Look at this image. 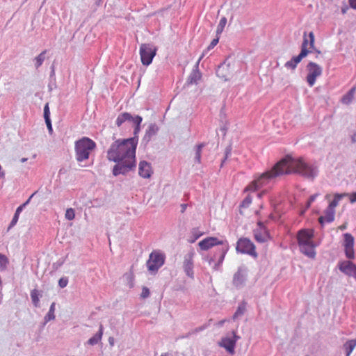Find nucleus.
Segmentation results:
<instances>
[{
    "label": "nucleus",
    "mask_w": 356,
    "mask_h": 356,
    "mask_svg": "<svg viewBox=\"0 0 356 356\" xmlns=\"http://www.w3.org/2000/svg\"><path fill=\"white\" fill-rule=\"evenodd\" d=\"M291 173H298L307 177H314L317 175V169L305 163L302 158L293 159L286 156L278 161L270 170L254 177L245 188V191L254 192L268 185L276 177Z\"/></svg>",
    "instance_id": "1"
},
{
    "label": "nucleus",
    "mask_w": 356,
    "mask_h": 356,
    "mask_svg": "<svg viewBox=\"0 0 356 356\" xmlns=\"http://www.w3.org/2000/svg\"><path fill=\"white\" fill-rule=\"evenodd\" d=\"M138 145L136 136L118 139L113 142L106 152L108 161L116 163L113 174L118 176L126 174L136 167V151Z\"/></svg>",
    "instance_id": "2"
},
{
    "label": "nucleus",
    "mask_w": 356,
    "mask_h": 356,
    "mask_svg": "<svg viewBox=\"0 0 356 356\" xmlns=\"http://www.w3.org/2000/svg\"><path fill=\"white\" fill-rule=\"evenodd\" d=\"M314 232L312 229H302L298 231L297 240L300 251L309 258L316 256L315 248L316 245L313 241Z\"/></svg>",
    "instance_id": "3"
},
{
    "label": "nucleus",
    "mask_w": 356,
    "mask_h": 356,
    "mask_svg": "<svg viewBox=\"0 0 356 356\" xmlns=\"http://www.w3.org/2000/svg\"><path fill=\"white\" fill-rule=\"evenodd\" d=\"M96 143L88 137H83L75 142L76 159L79 162L88 160L90 154L95 149Z\"/></svg>",
    "instance_id": "4"
},
{
    "label": "nucleus",
    "mask_w": 356,
    "mask_h": 356,
    "mask_svg": "<svg viewBox=\"0 0 356 356\" xmlns=\"http://www.w3.org/2000/svg\"><path fill=\"white\" fill-rule=\"evenodd\" d=\"M306 81L310 87H312L316 83L317 78L322 75L323 68L314 62H309L306 66Z\"/></svg>",
    "instance_id": "5"
},
{
    "label": "nucleus",
    "mask_w": 356,
    "mask_h": 356,
    "mask_svg": "<svg viewBox=\"0 0 356 356\" xmlns=\"http://www.w3.org/2000/svg\"><path fill=\"white\" fill-rule=\"evenodd\" d=\"M157 48L149 44H142L140 47V56L143 65H149L156 56Z\"/></svg>",
    "instance_id": "6"
},
{
    "label": "nucleus",
    "mask_w": 356,
    "mask_h": 356,
    "mask_svg": "<svg viewBox=\"0 0 356 356\" xmlns=\"http://www.w3.org/2000/svg\"><path fill=\"white\" fill-rule=\"evenodd\" d=\"M165 261V255L158 252H153L150 254L147 266L149 271L155 273L161 267Z\"/></svg>",
    "instance_id": "7"
},
{
    "label": "nucleus",
    "mask_w": 356,
    "mask_h": 356,
    "mask_svg": "<svg viewBox=\"0 0 356 356\" xmlns=\"http://www.w3.org/2000/svg\"><path fill=\"white\" fill-rule=\"evenodd\" d=\"M142 120V118L139 115L134 118L130 113L124 112L118 115L115 122L118 127H120L126 121H132L136 124L134 134L136 135L140 131V124Z\"/></svg>",
    "instance_id": "8"
},
{
    "label": "nucleus",
    "mask_w": 356,
    "mask_h": 356,
    "mask_svg": "<svg viewBox=\"0 0 356 356\" xmlns=\"http://www.w3.org/2000/svg\"><path fill=\"white\" fill-rule=\"evenodd\" d=\"M236 250L241 253L257 257L254 245L250 239L247 238H241L238 241L236 245Z\"/></svg>",
    "instance_id": "9"
},
{
    "label": "nucleus",
    "mask_w": 356,
    "mask_h": 356,
    "mask_svg": "<svg viewBox=\"0 0 356 356\" xmlns=\"http://www.w3.org/2000/svg\"><path fill=\"white\" fill-rule=\"evenodd\" d=\"M343 246L346 257L348 259H353L355 258V238L350 233H346L343 235Z\"/></svg>",
    "instance_id": "10"
},
{
    "label": "nucleus",
    "mask_w": 356,
    "mask_h": 356,
    "mask_svg": "<svg viewBox=\"0 0 356 356\" xmlns=\"http://www.w3.org/2000/svg\"><path fill=\"white\" fill-rule=\"evenodd\" d=\"M309 39L307 38L306 33H304L303 41L301 46L300 53H303V56L305 57L314 49L315 37L313 32L309 33Z\"/></svg>",
    "instance_id": "11"
},
{
    "label": "nucleus",
    "mask_w": 356,
    "mask_h": 356,
    "mask_svg": "<svg viewBox=\"0 0 356 356\" xmlns=\"http://www.w3.org/2000/svg\"><path fill=\"white\" fill-rule=\"evenodd\" d=\"M254 238L259 243L266 242L270 238V235L264 224L261 222L257 223V227L254 230Z\"/></svg>",
    "instance_id": "12"
},
{
    "label": "nucleus",
    "mask_w": 356,
    "mask_h": 356,
    "mask_svg": "<svg viewBox=\"0 0 356 356\" xmlns=\"http://www.w3.org/2000/svg\"><path fill=\"white\" fill-rule=\"evenodd\" d=\"M233 334V338L224 337L218 343L220 347L225 348L226 350L232 355L234 353L236 343L239 338V337H238L234 332Z\"/></svg>",
    "instance_id": "13"
},
{
    "label": "nucleus",
    "mask_w": 356,
    "mask_h": 356,
    "mask_svg": "<svg viewBox=\"0 0 356 356\" xmlns=\"http://www.w3.org/2000/svg\"><path fill=\"white\" fill-rule=\"evenodd\" d=\"M339 270L344 274L356 279V265L350 261H341L338 264Z\"/></svg>",
    "instance_id": "14"
},
{
    "label": "nucleus",
    "mask_w": 356,
    "mask_h": 356,
    "mask_svg": "<svg viewBox=\"0 0 356 356\" xmlns=\"http://www.w3.org/2000/svg\"><path fill=\"white\" fill-rule=\"evenodd\" d=\"M194 252L193 250L188 252L184 257V268L186 275L193 278V257Z\"/></svg>",
    "instance_id": "15"
},
{
    "label": "nucleus",
    "mask_w": 356,
    "mask_h": 356,
    "mask_svg": "<svg viewBox=\"0 0 356 356\" xmlns=\"http://www.w3.org/2000/svg\"><path fill=\"white\" fill-rule=\"evenodd\" d=\"M222 244L223 241L216 237H207L200 241L198 245L202 250H208L213 246Z\"/></svg>",
    "instance_id": "16"
},
{
    "label": "nucleus",
    "mask_w": 356,
    "mask_h": 356,
    "mask_svg": "<svg viewBox=\"0 0 356 356\" xmlns=\"http://www.w3.org/2000/svg\"><path fill=\"white\" fill-rule=\"evenodd\" d=\"M334 216L335 209L328 206L324 211L323 216L319 217L318 222L321 225L325 222H331L334 220Z\"/></svg>",
    "instance_id": "17"
},
{
    "label": "nucleus",
    "mask_w": 356,
    "mask_h": 356,
    "mask_svg": "<svg viewBox=\"0 0 356 356\" xmlns=\"http://www.w3.org/2000/svg\"><path fill=\"white\" fill-rule=\"evenodd\" d=\"M153 171L150 163L145 161H140L138 167V174L143 178H149Z\"/></svg>",
    "instance_id": "18"
},
{
    "label": "nucleus",
    "mask_w": 356,
    "mask_h": 356,
    "mask_svg": "<svg viewBox=\"0 0 356 356\" xmlns=\"http://www.w3.org/2000/svg\"><path fill=\"white\" fill-rule=\"evenodd\" d=\"M348 196V193H335L334 195L333 200H331L332 195L330 194H327L325 196V199L329 201V207L335 209L336 207L339 204V201L344 197Z\"/></svg>",
    "instance_id": "19"
},
{
    "label": "nucleus",
    "mask_w": 356,
    "mask_h": 356,
    "mask_svg": "<svg viewBox=\"0 0 356 356\" xmlns=\"http://www.w3.org/2000/svg\"><path fill=\"white\" fill-rule=\"evenodd\" d=\"M216 74L219 78L223 79L224 81H227L230 76L228 66L225 65H220L216 71Z\"/></svg>",
    "instance_id": "20"
},
{
    "label": "nucleus",
    "mask_w": 356,
    "mask_h": 356,
    "mask_svg": "<svg viewBox=\"0 0 356 356\" xmlns=\"http://www.w3.org/2000/svg\"><path fill=\"white\" fill-rule=\"evenodd\" d=\"M303 55V53H300L299 55L293 57L290 60L286 63L285 66L287 68L294 70L296 67L297 65L302 60V59L305 58Z\"/></svg>",
    "instance_id": "21"
},
{
    "label": "nucleus",
    "mask_w": 356,
    "mask_h": 356,
    "mask_svg": "<svg viewBox=\"0 0 356 356\" xmlns=\"http://www.w3.org/2000/svg\"><path fill=\"white\" fill-rule=\"evenodd\" d=\"M103 335V325L101 324L99 326V332L94 337L88 339V343L91 346L97 344L101 341Z\"/></svg>",
    "instance_id": "22"
},
{
    "label": "nucleus",
    "mask_w": 356,
    "mask_h": 356,
    "mask_svg": "<svg viewBox=\"0 0 356 356\" xmlns=\"http://www.w3.org/2000/svg\"><path fill=\"white\" fill-rule=\"evenodd\" d=\"M355 88H351L345 95L343 96V97L341 98V102L342 104H350L353 99H354V96H355Z\"/></svg>",
    "instance_id": "23"
},
{
    "label": "nucleus",
    "mask_w": 356,
    "mask_h": 356,
    "mask_svg": "<svg viewBox=\"0 0 356 356\" xmlns=\"http://www.w3.org/2000/svg\"><path fill=\"white\" fill-rule=\"evenodd\" d=\"M356 346V339L348 340L344 345L343 348L346 352V356H350L353 350Z\"/></svg>",
    "instance_id": "24"
},
{
    "label": "nucleus",
    "mask_w": 356,
    "mask_h": 356,
    "mask_svg": "<svg viewBox=\"0 0 356 356\" xmlns=\"http://www.w3.org/2000/svg\"><path fill=\"white\" fill-rule=\"evenodd\" d=\"M245 309H246V304H245V302H241V303L238 305V308H237V309H236V312H235V313H234V314L233 315V318H234V319H236V318H237L238 317H239V316H241L243 315V314H244V313H245Z\"/></svg>",
    "instance_id": "25"
},
{
    "label": "nucleus",
    "mask_w": 356,
    "mask_h": 356,
    "mask_svg": "<svg viewBox=\"0 0 356 356\" xmlns=\"http://www.w3.org/2000/svg\"><path fill=\"white\" fill-rule=\"evenodd\" d=\"M192 238L189 240L190 243H194L197 238L204 234L199 228H193L191 230Z\"/></svg>",
    "instance_id": "26"
},
{
    "label": "nucleus",
    "mask_w": 356,
    "mask_h": 356,
    "mask_svg": "<svg viewBox=\"0 0 356 356\" xmlns=\"http://www.w3.org/2000/svg\"><path fill=\"white\" fill-rule=\"evenodd\" d=\"M39 291L37 289H33L31 291V300L35 307L39 306Z\"/></svg>",
    "instance_id": "27"
},
{
    "label": "nucleus",
    "mask_w": 356,
    "mask_h": 356,
    "mask_svg": "<svg viewBox=\"0 0 356 356\" xmlns=\"http://www.w3.org/2000/svg\"><path fill=\"white\" fill-rule=\"evenodd\" d=\"M204 147V144L200 143V144L197 145L195 147V159L198 163H200L201 162L202 149Z\"/></svg>",
    "instance_id": "28"
},
{
    "label": "nucleus",
    "mask_w": 356,
    "mask_h": 356,
    "mask_svg": "<svg viewBox=\"0 0 356 356\" xmlns=\"http://www.w3.org/2000/svg\"><path fill=\"white\" fill-rule=\"evenodd\" d=\"M47 51L44 50L42 53H40L35 58V65L36 68H38L42 64L44 58L45 54Z\"/></svg>",
    "instance_id": "29"
},
{
    "label": "nucleus",
    "mask_w": 356,
    "mask_h": 356,
    "mask_svg": "<svg viewBox=\"0 0 356 356\" xmlns=\"http://www.w3.org/2000/svg\"><path fill=\"white\" fill-rule=\"evenodd\" d=\"M201 78V75L198 71H194L193 72L189 78H188V82L190 83H196Z\"/></svg>",
    "instance_id": "30"
},
{
    "label": "nucleus",
    "mask_w": 356,
    "mask_h": 356,
    "mask_svg": "<svg viewBox=\"0 0 356 356\" xmlns=\"http://www.w3.org/2000/svg\"><path fill=\"white\" fill-rule=\"evenodd\" d=\"M252 201V197L250 195H248L241 202L240 205L241 209H246L249 207Z\"/></svg>",
    "instance_id": "31"
},
{
    "label": "nucleus",
    "mask_w": 356,
    "mask_h": 356,
    "mask_svg": "<svg viewBox=\"0 0 356 356\" xmlns=\"http://www.w3.org/2000/svg\"><path fill=\"white\" fill-rule=\"evenodd\" d=\"M8 264V259L4 254L0 253V270H5Z\"/></svg>",
    "instance_id": "32"
},
{
    "label": "nucleus",
    "mask_w": 356,
    "mask_h": 356,
    "mask_svg": "<svg viewBox=\"0 0 356 356\" xmlns=\"http://www.w3.org/2000/svg\"><path fill=\"white\" fill-rule=\"evenodd\" d=\"M54 311H55V303L53 302L51 305L49 312L45 317L46 321H51V320L54 319V318H55Z\"/></svg>",
    "instance_id": "33"
},
{
    "label": "nucleus",
    "mask_w": 356,
    "mask_h": 356,
    "mask_svg": "<svg viewBox=\"0 0 356 356\" xmlns=\"http://www.w3.org/2000/svg\"><path fill=\"white\" fill-rule=\"evenodd\" d=\"M65 218L69 220H72L75 218V212L72 208H69L66 210Z\"/></svg>",
    "instance_id": "34"
},
{
    "label": "nucleus",
    "mask_w": 356,
    "mask_h": 356,
    "mask_svg": "<svg viewBox=\"0 0 356 356\" xmlns=\"http://www.w3.org/2000/svg\"><path fill=\"white\" fill-rule=\"evenodd\" d=\"M227 24L226 17H223L220 19L219 24L218 26L217 32L221 33Z\"/></svg>",
    "instance_id": "35"
},
{
    "label": "nucleus",
    "mask_w": 356,
    "mask_h": 356,
    "mask_svg": "<svg viewBox=\"0 0 356 356\" xmlns=\"http://www.w3.org/2000/svg\"><path fill=\"white\" fill-rule=\"evenodd\" d=\"M34 194H32V195L29 198V200L24 203L23 204L20 205L17 209H16L15 214L19 216L20 213L22 212L23 207H25L30 201L31 198L33 196Z\"/></svg>",
    "instance_id": "36"
},
{
    "label": "nucleus",
    "mask_w": 356,
    "mask_h": 356,
    "mask_svg": "<svg viewBox=\"0 0 356 356\" xmlns=\"http://www.w3.org/2000/svg\"><path fill=\"white\" fill-rule=\"evenodd\" d=\"M68 284V279L67 277H61L58 281V285L60 288L65 287Z\"/></svg>",
    "instance_id": "37"
},
{
    "label": "nucleus",
    "mask_w": 356,
    "mask_h": 356,
    "mask_svg": "<svg viewBox=\"0 0 356 356\" xmlns=\"http://www.w3.org/2000/svg\"><path fill=\"white\" fill-rule=\"evenodd\" d=\"M19 216L15 213V215L10 222V224L8 227V229H10L11 227H14L17 224L18 219H19Z\"/></svg>",
    "instance_id": "38"
},
{
    "label": "nucleus",
    "mask_w": 356,
    "mask_h": 356,
    "mask_svg": "<svg viewBox=\"0 0 356 356\" xmlns=\"http://www.w3.org/2000/svg\"><path fill=\"white\" fill-rule=\"evenodd\" d=\"M49 115H50L49 108L48 104H47L44 106V120L50 118H49Z\"/></svg>",
    "instance_id": "39"
},
{
    "label": "nucleus",
    "mask_w": 356,
    "mask_h": 356,
    "mask_svg": "<svg viewBox=\"0 0 356 356\" xmlns=\"http://www.w3.org/2000/svg\"><path fill=\"white\" fill-rule=\"evenodd\" d=\"M149 296V290L147 287H143L142 289L141 297L146 298Z\"/></svg>",
    "instance_id": "40"
},
{
    "label": "nucleus",
    "mask_w": 356,
    "mask_h": 356,
    "mask_svg": "<svg viewBox=\"0 0 356 356\" xmlns=\"http://www.w3.org/2000/svg\"><path fill=\"white\" fill-rule=\"evenodd\" d=\"M219 39L218 38H214L210 43V44L208 47V49H213L218 43Z\"/></svg>",
    "instance_id": "41"
},
{
    "label": "nucleus",
    "mask_w": 356,
    "mask_h": 356,
    "mask_svg": "<svg viewBox=\"0 0 356 356\" xmlns=\"http://www.w3.org/2000/svg\"><path fill=\"white\" fill-rule=\"evenodd\" d=\"M348 196H349L350 202L351 203L356 202V192L351 194H348Z\"/></svg>",
    "instance_id": "42"
},
{
    "label": "nucleus",
    "mask_w": 356,
    "mask_h": 356,
    "mask_svg": "<svg viewBox=\"0 0 356 356\" xmlns=\"http://www.w3.org/2000/svg\"><path fill=\"white\" fill-rule=\"evenodd\" d=\"M45 122H46V124H47V127L48 129L50 131H52V127H51V123L50 118L45 119Z\"/></svg>",
    "instance_id": "43"
},
{
    "label": "nucleus",
    "mask_w": 356,
    "mask_h": 356,
    "mask_svg": "<svg viewBox=\"0 0 356 356\" xmlns=\"http://www.w3.org/2000/svg\"><path fill=\"white\" fill-rule=\"evenodd\" d=\"M350 6L356 10V0H348Z\"/></svg>",
    "instance_id": "44"
},
{
    "label": "nucleus",
    "mask_w": 356,
    "mask_h": 356,
    "mask_svg": "<svg viewBox=\"0 0 356 356\" xmlns=\"http://www.w3.org/2000/svg\"><path fill=\"white\" fill-rule=\"evenodd\" d=\"M5 177V172L2 170V167L0 165V178H4Z\"/></svg>",
    "instance_id": "45"
},
{
    "label": "nucleus",
    "mask_w": 356,
    "mask_h": 356,
    "mask_svg": "<svg viewBox=\"0 0 356 356\" xmlns=\"http://www.w3.org/2000/svg\"><path fill=\"white\" fill-rule=\"evenodd\" d=\"M317 195H312L309 198V204H311V202H314L316 197Z\"/></svg>",
    "instance_id": "46"
},
{
    "label": "nucleus",
    "mask_w": 356,
    "mask_h": 356,
    "mask_svg": "<svg viewBox=\"0 0 356 356\" xmlns=\"http://www.w3.org/2000/svg\"><path fill=\"white\" fill-rule=\"evenodd\" d=\"M181 213H184L187 207V204H181Z\"/></svg>",
    "instance_id": "47"
},
{
    "label": "nucleus",
    "mask_w": 356,
    "mask_h": 356,
    "mask_svg": "<svg viewBox=\"0 0 356 356\" xmlns=\"http://www.w3.org/2000/svg\"><path fill=\"white\" fill-rule=\"evenodd\" d=\"M108 342H109L110 345L113 346L114 345V339H113V337H110L108 339Z\"/></svg>",
    "instance_id": "48"
},
{
    "label": "nucleus",
    "mask_w": 356,
    "mask_h": 356,
    "mask_svg": "<svg viewBox=\"0 0 356 356\" xmlns=\"http://www.w3.org/2000/svg\"><path fill=\"white\" fill-rule=\"evenodd\" d=\"M346 227H347V225L345 223V224L340 225L339 228L341 230H343V229H346Z\"/></svg>",
    "instance_id": "49"
},
{
    "label": "nucleus",
    "mask_w": 356,
    "mask_h": 356,
    "mask_svg": "<svg viewBox=\"0 0 356 356\" xmlns=\"http://www.w3.org/2000/svg\"><path fill=\"white\" fill-rule=\"evenodd\" d=\"M225 321H226V320H222V321H219V322L218 323V325L219 326H221V325H222L224 324V323H225Z\"/></svg>",
    "instance_id": "50"
},
{
    "label": "nucleus",
    "mask_w": 356,
    "mask_h": 356,
    "mask_svg": "<svg viewBox=\"0 0 356 356\" xmlns=\"http://www.w3.org/2000/svg\"><path fill=\"white\" fill-rule=\"evenodd\" d=\"M266 192L264 191L262 192H261L260 193L258 194V197H261L262 195L265 193Z\"/></svg>",
    "instance_id": "51"
},
{
    "label": "nucleus",
    "mask_w": 356,
    "mask_h": 356,
    "mask_svg": "<svg viewBox=\"0 0 356 356\" xmlns=\"http://www.w3.org/2000/svg\"><path fill=\"white\" fill-rule=\"evenodd\" d=\"M161 356H170V355H169V353H165L162 354Z\"/></svg>",
    "instance_id": "52"
},
{
    "label": "nucleus",
    "mask_w": 356,
    "mask_h": 356,
    "mask_svg": "<svg viewBox=\"0 0 356 356\" xmlns=\"http://www.w3.org/2000/svg\"><path fill=\"white\" fill-rule=\"evenodd\" d=\"M26 161V159H25V158H23V159H22V160H21V161H22V163L25 162Z\"/></svg>",
    "instance_id": "53"
},
{
    "label": "nucleus",
    "mask_w": 356,
    "mask_h": 356,
    "mask_svg": "<svg viewBox=\"0 0 356 356\" xmlns=\"http://www.w3.org/2000/svg\"><path fill=\"white\" fill-rule=\"evenodd\" d=\"M202 57H203V56H200V59H199L198 62H200V60L202 58Z\"/></svg>",
    "instance_id": "54"
}]
</instances>
